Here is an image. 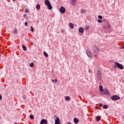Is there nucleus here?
<instances>
[{"mask_svg": "<svg viewBox=\"0 0 124 124\" xmlns=\"http://www.w3.org/2000/svg\"><path fill=\"white\" fill-rule=\"evenodd\" d=\"M94 57L96 58L98 56V53H99V48L96 46H94L93 47Z\"/></svg>", "mask_w": 124, "mask_h": 124, "instance_id": "nucleus-1", "label": "nucleus"}, {"mask_svg": "<svg viewBox=\"0 0 124 124\" xmlns=\"http://www.w3.org/2000/svg\"><path fill=\"white\" fill-rule=\"evenodd\" d=\"M103 25V28L105 30H108L110 29V25L108 24V22L107 21H104L102 23Z\"/></svg>", "mask_w": 124, "mask_h": 124, "instance_id": "nucleus-2", "label": "nucleus"}, {"mask_svg": "<svg viewBox=\"0 0 124 124\" xmlns=\"http://www.w3.org/2000/svg\"><path fill=\"white\" fill-rule=\"evenodd\" d=\"M111 99H112V100H119V99H120L121 97L117 95H113L111 97Z\"/></svg>", "mask_w": 124, "mask_h": 124, "instance_id": "nucleus-3", "label": "nucleus"}, {"mask_svg": "<svg viewBox=\"0 0 124 124\" xmlns=\"http://www.w3.org/2000/svg\"><path fill=\"white\" fill-rule=\"evenodd\" d=\"M115 65L120 69H124V66L118 62H115Z\"/></svg>", "mask_w": 124, "mask_h": 124, "instance_id": "nucleus-4", "label": "nucleus"}, {"mask_svg": "<svg viewBox=\"0 0 124 124\" xmlns=\"http://www.w3.org/2000/svg\"><path fill=\"white\" fill-rule=\"evenodd\" d=\"M97 77L99 80H101V78H102V77L101 76V71L99 70H97Z\"/></svg>", "mask_w": 124, "mask_h": 124, "instance_id": "nucleus-5", "label": "nucleus"}, {"mask_svg": "<svg viewBox=\"0 0 124 124\" xmlns=\"http://www.w3.org/2000/svg\"><path fill=\"white\" fill-rule=\"evenodd\" d=\"M54 117L55 120V124H62L61 123V119H60L59 117H56V115H54Z\"/></svg>", "mask_w": 124, "mask_h": 124, "instance_id": "nucleus-6", "label": "nucleus"}, {"mask_svg": "<svg viewBox=\"0 0 124 124\" xmlns=\"http://www.w3.org/2000/svg\"><path fill=\"white\" fill-rule=\"evenodd\" d=\"M86 53L88 56L89 57V58H90V59H93V55H92V53H91L90 50L87 49Z\"/></svg>", "mask_w": 124, "mask_h": 124, "instance_id": "nucleus-7", "label": "nucleus"}, {"mask_svg": "<svg viewBox=\"0 0 124 124\" xmlns=\"http://www.w3.org/2000/svg\"><path fill=\"white\" fill-rule=\"evenodd\" d=\"M70 3L72 5L75 6L77 4V0H71Z\"/></svg>", "mask_w": 124, "mask_h": 124, "instance_id": "nucleus-8", "label": "nucleus"}, {"mask_svg": "<svg viewBox=\"0 0 124 124\" xmlns=\"http://www.w3.org/2000/svg\"><path fill=\"white\" fill-rule=\"evenodd\" d=\"M60 11L61 13L63 14L65 12V8L63 7H61L60 9Z\"/></svg>", "mask_w": 124, "mask_h": 124, "instance_id": "nucleus-9", "label": "nucleus"}, {"mask_svg": "<svg viewBox=\"0 0 124 124\" xmlns=\"http://www.w3.org/2000/svg\"><path fill=\"white\" fill-rule=\"evenodd\" d=\"M40 124H47V120L46 119H42L41 121Z\"/></svg>", "mask_w": 124, "mask_h": 124, "instance_id": "nucleus-10", "label": "nucleus"}, {"mask_svg": "<svg viewBox=\"0 0 124 124\" xmlns=\"http://www.w3.org/2000/svg\"><path fill=\"white\" fill-rule=\"evenodd\" d=\"M45 5H49V4H50L51 3L50 2V1H49V0H45Z\"/></svg>", "mask_w": 124, "mask_h": 124, "instance_id": "nucleus-11", "label": "nucleus"}, {"mask_svg": "<svg viewBox=\"0 0 124 124\" xmlns=\"http://www.w3.org/2000/svg\"><path fill=\"white\" fill-rule=\"evenodd\" d=\"M99 88L100 89V92H101V93H103L104 91L103 90V87H102V85H100Z\"/></svg>", "mask_w": 124, "mask_h": 124, "instance_id": "nucleus-12", "label": "nucleus"}, {"mask_svg": "<svg viewBox=\"0 0 124 124\" xmlns=\"http://www.w3.org/2000/svg\"><path fill=\"white\" fill-rule=\"evenodd\" d=\"M47 6L48 9H49V10H52L53 7H52V5H51V4H49Z\"/></svg>", "mask_w": 124, "mask_h": 124, "instance_id": "nucleus-13", "label": "nucleus"}, {"mask_svg": "<svg viewBox=\"0 0 124 124\" xmlns=\"http://www.w3.org/2000/svg\"><path fill=\"white\" fill-rule=\"evenodd\" d=\"M78 31H79V32L83 33V32H84V29H83V28L81 27L79 29Z\"/></svg>", "mask_w": 124, "mask_h": 124, "instance_id": "nucleus-14", "label": "nucleus"}, {"mask_svg": "<svg viewBox=\"0 0 124 124\" xmlns=\"http://www.w3.org/2000/svg\"><path fill=\"white\" fill-rule=\"evenodd\" d=\"M74 122L75 124H78V123H79V120H78V119L77 118H74Z\"/></svg>", "mask_w": 124, "mask_h": 124, "instance_id": "nucleus-15", "label": "nucleus"}, {"mask_svg": "<svg viewBox=\"0 0 124 124\" xmlns=\"http://www.w3.org/2000/svg\"><path fill=\"white\" fill-rule=\"evenodd\" d=\"M52 83H55V84H58V80L57 79L51 80Z\"/></svg>", "mask_w": 124, "mask_h": 124, "instance_id": "nucleus-16", "label": "nucleus"}, {"mask_svg": "<svg viewBox=\"0 0 124 124\" xmlns=\"http://www.w3.org/2000/svg\"><path fill=\"white\" fill-rule=\"evenodd\" d=\"M104 92L106 94H109L110 93L108 91V90H107V89H104Z\"/></svg>", "mask_w": 124, "mask_h": 124, "instance_id": "nucleus-17", "label": "nucleus"}, {"mask_svg": "<svg viewBox=\"0 0 124 124\" xmlns=\"http://www.w3.org/2000/svg\"><path fill=\"white\" fill-rule=\"evenodd\" d=\"M90 29V26L89 25H86L84 27V30L85 31H88Z\"/></svg>", "mask_w": 124, "mask_h": 124, "instance_id": "nucleus-18", "label": "nucleus"}, {"mask_svg": "<svg viewBox=\"0 0 124 124\" xmlns=\"http://www.w3.org/2000/svg\"><path fill=\"white\" fill-rule=\"evenodd\" d=\"M69 27L71 28V29H74V25L72 23H69Z\"/></svg>", "mask_w": 124, "mask_h": 124, "instance_id": "nucleus-19", "label": "nucleus"}, {"mask_svg": "<svg viewBox=\"0 0 124 124\" xmlns=\"http://www.w3.org/2000/svg\"><path fill=\"white\" fill-rule=\"evenodd\" d=\"M70 99V97L68 96H66L65 97V100H66V101H68Z\"/></svg>", "mask_w": 124, "mask_h": 124, "instance_id": "nucleus-20", "label": "nucleus"}, {"mask_svg": "<svg viewBox=\"0 0 124 124\" xmlns=\"http://www.w3.org/2000/svg\"><path fill=\"white\" fill-rule=\"evenodd\" d=\"M100 119H101V118L99 116H96V121L97 122H99V121H100Z\"/></svg>", "mask_w": 124, "mask_h": 124, "instance_id": "nucleus-21", "label": "nucleus"}, {"mask_svg": "<svg viewBox=\"0 0 124 124\" xmlns=\"http://www.w3.org/2000/svg\"><path fill=\"white\" fill-rule=\"evenodd\" d=\"M33 65H34V63H33V62H32L31 63H30V67H33Z\"/></svg>", "mask_w": 124, "mask_h": 124, "instance_id": "nucleus-22", "label": "nucleus"}, {"mask_svg": "<svg viewBox=\"0 0 124 124\" xmlns=\"http://www.w3.org/2000/svg\"><path fill=\"white\" fill-rule=\"evenodd\" d=\"M14 33L15 34H17L18 33V31L17 30V29H15Z\"/></svg>", "mask_w": 124, "mask_h": 124, "instance_id": "nucleus-23", "label": "nucleus"}, {"mask_svg": "<svg viewBox=\"0 0 124 124\" xmlns=\"http://www.w3.org/2000/svg\"><path fill=\"white\" fill-rule=\"evenodd\" d=\"M36 9H40V5L39 4H38L36 6Z\"/></svg>", "mask_w": 124, "mask_h": 124, "instance_id": "nucleus-24", "label": "nucleus"}, {"mask_svg": "<svg viewBox=\"0 0 124 124\" xmlns=\"http://www.w3.org/2000/svg\"><path fill=\"white\" fill-rule=\"evenodd\" d=\"M22 48L24 51H27V47L24 45L22 46Z\"/></svg>", "mask_w": 124, "mask_h": 124, "instance_id": "nucleus-25", "label": "nucleus"}, {"mask_svg": "<svg viewBox=\"0 0 124 124\" xmlns=\"http://www.w3.org/2000/svg\"><path fill=\"white\" fill-rule=\"evenodd\" d=\"M104 109H107V108H108V106L106 105H104L103 106Z\"/></svg>", "mask_w": 124, "mask_h": 124, "instance_id": "nucleus-26", "label": "nucleus"}, {"mask_svg": "<svg viewBox=\"0 0 124 124\" xmlns=\"http://www.w3.org/2000/svg\"><path fill=\"white\" fill-rule=\"evenodd\" d=\"M30 29H31V31L32 32L34 31V30L33 29V27H32V26H31Z\"/></svg>", "mask_w": 124, "mask_h": 124, "instance_id": "nucleus-27", "label": "nucleus"}, {"mask_svg": "<svg viewBox=\"0 0 124 124\" xmlns=\"http://www.w3.org/2000/svg\"><path fill=\"white\" fill-rule=\"evenodd\" d=\"M44 55L45 57H48V54L46 51L44 52Z\"/></svg>", "mask_w": 124, "mask_h": 124, "instance_id": "nucleus-28", "label": "nucleus"}, {"mask_svg": "<svg viewBox=\"0 0 124 124\" xmlns=\"http://www.w3.org/2000/svg\"><path fill=\"white\" fill-rule=\"evenodd\" d=\"M30 119H31V120H33V119H34V117H33V115H31L30 116Z\"/></svg>", "mask_w": 124, "mask_h": 124, "instance_id": "nucleus-29", "label": "nucleus"}, {"mask_svg": "<svg viewBox=\"0 0 124 124\" xmlns=\"http://www.w3.org/2000/svg\"><path fill=\"white\" fill-rule=\"evenodd\" d=\"M81 12L82 13H85V12H86V10H85V9H81Z\"/></svg>", "mask_w": 124, "mask_h": 124, "instance_id": "nucleus-30", "label": "nucleus"}, {"mask_svg": "<svg viewBox=\"0 0 124 124\" xmlns=\"http://www.w3.org/2000/svg\"><path fill=\"white\" fill-rule=\"evenodd\" d=\"M23 17L25 18V19H28V17L27 16V15L24 14L23 16Z\"/></svg>", "mask_w": 124, "mask_h": 124, "instance_id": "nucleus-31", "label": "nucleus"}, {"mask_svg": "<svg viewBox=\"0 0 124 124\" xmlns=\"http://www.w3.org/2000/svg\"><path fill=\"white\" fill-rule=\"evenodd\" d=\"M25 12H26V13H29V12H30V11H29L28 9H26L25 10Z\"/></svg>", "mask_w": 124, "mask_h": 124, "instance_id": "nucleus-32", "label": "nucleus"}, {"mask_svg": "<svg viewBox=\"0 0 124 124\" xmlns=\"http://www.w3.org/2000/svg\"><path fill=\"white\" fill-rule=\"evenodd\" d=\"M97 22H98V23H102V21L101 20H100V19H98V20H97Z\"/></svg>", "mask_w": 124, "mask_h": 124, "instance_id": "nucleus-33", "label": "nucleus"}, {"mask_svg": "<svg viewBox=\"0 0 124 124\" xmlns=\"http://www.w3.org/2000/svg\"><path fill=\"white\" fill-rule=\"evenodd\" d=\"M98 18H99V19H102V16H99Z\"/></svg>", "mask_w": 124, "mask_h": 124, "instance_id": "nucleus-34", "label": "nucleus"}, {"mask_svg": "<svg viewBox=\"0 0 124 124\" xmlns=\"http://www.w3.org/2000/svg\"><path fill=\"white\" fill-rule=\"evenodd\" d=\"M25 25L26 26V27H28V22H25Z\"/></svg>", "mask_w": 124, "mask_h": 124, "instance_id": "nucleus-35", "label": "nucleus"}, {"mask_svg": "<svg viewBox=\"0 0 124 124\" xmlns=\"http://www.w3.org/2000/svg\"><path fill=\"white\" fill-rule=\"evenodd\" d=\"M2 99V96L0 94V100H1Z\"/></svg>", "mask_w": 124, "mask_h": 124, "instance_id": "nucleus-36", "label": "nucleus"}, {"mask_svg": "<svg viewBox=\"0 0 124 124\" xmlns=\"http://www.w3.org/2000/svg\"><path fill=\"white\" fill-rule=\"evenodd\" d=\"M103 106V104L101 103L99 104V106H100V107H102Z\"/></svg>", "mask_w": 124, "mask_h": 124, "instance_id": "nucleus-37", "label": "nucleus"}, {"mask_svg": "<svg viewBox=\"0 0 124 124\" xmlns=\"http://www.w3.org/2000/svg\"><path fill=\"white\" fill-rule=\"evenodd\" d=\"M120 49H124V46L120 47Z\"/></svg>", "mask_w": 124, "mask_h": 124, "instance_id": "nucleus-38", "label": "nucleus"}, {"mask_svg": "<svg viewBox=\"0 0 124 124\" xmlns=\"http://www.w3.org/2000/svg\"><path fill=\"white\" fill-rule=\"evenodd\" d=\"M113 67H114V68H116V67H118L117 66V65H115Z\"/></svg>", "mask_w": 124, "mask_h": 124, "instance_id": "nucleus-39", "label": "nucleus"}, {"mask_svg": "<svg viewBox=\"0 0 124 124\" xmlns=\"http://www.w3.org/2000/svg\"><path fill=\"white\" fill-rule=\"evenodd\" d=\"M67 124H71L70 123H68Z\"/></svg>", "mask_w": 124, "mask_h": 124, "instance_id": "nucleus-40", "label": "nucleus"}, {"mask_svg": "<svg viewBox=\"0 0 124 124\" xmlns=\"http://www.w3.org/2000/svg\"><path fill=\"white\" fill-rule=\"evenodd\" d=\"M96 108V109H98V108H97V107H95Z\"/></svg>", "mask_w": 124, "mask_h": 124, "instance_id": "nucleus-41", "label": "nucleus"}, {"mask_svg": "<svg viewBox=\"0 0 124 124\" xmlns=\"http://www.w3.org/2000/svg\"><path fill=\"white\" fill-rule=\"evenodd\" d=\"M14 1H15L16 0H13Z\"/></svg>", "mask_w": 124, "mask_h": 124, "instance_id": "nucleus-42", "label": "nucleus"}, {"mask_svg": "<svg viewBox=\"0 0 124 124\" xmlns=\"http://www.w3.org/2000/svg\"><path fill=\"white\" fill-rule=\"evenodd\" d=\"M62 32H63V30L62 31Z\"/></svg>", "mask_w": 124, "mask_h": 124, "instance_id": "nucleus-43", "label": "nucleus"}, {"mask_svg": "<svg viewBox=\"0 0 124 124\" xmlns=\"http://www.w3.org/2000/svg\"><path fill=\"white\" fill-rule=\"evenodd\" d=\"M89 72H91V70H89Z\"/></svg>", "mask_w": 124, "mask_h": 124, "instance_id": "nucleus-44", "label": "nucleus"}, {"mask_svg": "<svg viewBox=\"0 0 124 124\" xmlns=\"http://www.w3.org/2000/svg\"><path fill=\"white\" fill-rule=\"evenodd\" d=\"M15 124H16V123H15Z\"/></svg>", "mask_w": 124, "mask_h": 124, "instance_id": "nucleus-45", "label": "nucleus"}]
</instances>
